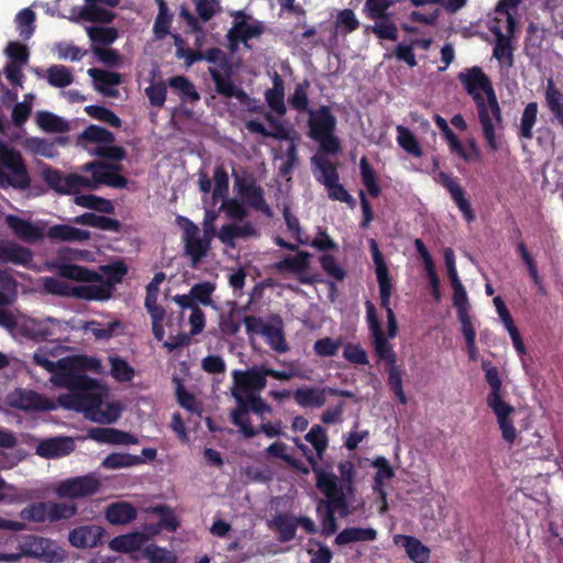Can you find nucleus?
Segmentation results:
<instances>
[{"label": "nucleus", "mask_w": 563, "mask_h": 563, "mask_svg": "<svg viewBox=\"0 0 563 563\" xmlns=\"http://www.w3.org/2000/svg\"><path fill=\"white\" fill-rule=\"evenodd\" d=\"M457 79L476 106L483 136L489 150L492 152L498 151L499 144L496 139L495 123L500 124L503 115L489 77L481 67L473 66L459 73Z\"/></svg>", "instance_id": "obj_1"}, {"label": "nucleus", "mask_w": 563, "mask_h": 563, "mask_svg": "<svg viewBox=\"0 0 563 563\" xmlns=\"http://www.w3.org/2000/svg\"><path fill=\"white\" fill-rule=\"evenodd\" d=\"M57 387L66 388L70 393L60 395L58 401L62 407L82 411L91 420L95 411L101 407L104 391L97 379L85 374L63 373L57 377Z\"/></svg>", "instance_id": "obj_2"}, {"label": "nucleus", "mask_w": 563, "mask_h": 563, "mask_svg": "<svg viewBox=\"0 0 563 563\" xmlns=\"http://www.w3.org/2000/svg\"><path fill=\"white\" fill-rule=\"evenodd\" d=\"M366 319L372 336V343L377 357L385 362V371L388 375L387 384L400 404H407V396L402 387V369L396 364L397 355L393 345L388 342L378 319L376 308L369 300L365 302Z\"/></svg>", "instance_id": "obj_3"}, {"label": "nucleus", "mask_w": 563, "mask_h": 563, "mask_svg": "<svg viewBox=\"0 0 563 563\" xmlns=\"http://www.w3.org/2000/svg\"><path fill=\"white\" fill-rule=\"evenodd\" d=\"M482 368L485 373V380L489 386V393L486 397L487 407L496 417L503 439L508 444H514L517 439V430L512 419L516 409L504 399L506 390L503 386L499 369L487 360L482 362Z\"/></svg>", "instance_id": "obj_4"}, {"label": "nucleus", "mask_w": 563, "mask_h": 563, "mask_svg": "<svg viewBox=\"0 0 563 563\" xmlns=\"http://www.w3.org/2000/svg\"><path fill=\"white\" fill-rule=\"evenodd\" d=\"M307 126L310 139L319 143L320 150L330 155L341 151L339 137L335 135L336 117L329 106H320L309 111Z\"/></svg>", "instance_id": "obj_5"}, {"label": "nucleus", "mask_w": 563, "mask_h": 563, "mask_svg": "<svg viewBox=\"0 0 563 563\" xmlns=\"http://www.w3.org/2000/svg\"><path fill=\"white\" fill-rule=\"evenodd\" d=\"M31 177L21 153L0 141V188L25 190Z\"/></svg>", "instance_id": "obj_6"}, {"label": "nucleus", "mask_w": 563, "mask_h": 563, "mask_svg": "<svg viewBox=\"0 0 563 563\" xmlns=\"http://www.w3.org/2000/svg\"><path fill=\"white\" fill-rule=\"evenodd\" d=\"M273 377L278 380H289L297 376L295 371H277L274 368L265 367L264 365H254L245 371H234V388L233 393H241V395H249L250 393L257 394L266 387V377Z\"/></svg>", "instance_id": "obj_7"}, {"label": "nucleus", "mask_w": 563, "mask_h": 563, "mask_svg": "<svg viewBox=\"0 0 563 563\" xmlns=\"http://www.w3.org/2000/svg\"><path fill=\"white\" fill-rule=\"evenodd\" d=\"M236 400V408L231 412V421L240 428V431L246 439L254 438L258 431L251 424L246 415L253 411L256 415L269 413L272 407L258 395L250 393L246 396L241 393H233Z\"/></svg>", "instance_id": "obj_8"}, {"label": "nucleus", "mask_w": 563, "mask_h": 563, "mask_svg": "<svg viewBox=\"0 0 563 563\" xmlns=\"http://www.w3.org/2000/svg\"><path fill=\"white\" fill-rule=\"evenodd\" d=\"M81 169L90 173L91 178L82 176L85 181L79 184V188L96 190L100 185H107L112 188H124L128 185V179L119 174L122 169L120 164L92 161L86 163Z\"/></svg>", "instance_id": "obj_9"}, {"label": "nucleus", "mask_w": 563, "mask_h": 563, "mask_svg": "<svg viewBox=\"0 0 563 563\" xmlns=\"http://www.w3.org/2000/svg\"><path fill=\"white\" fill-rule=\"evenodd\" d=\"M176 223L183 230L185 255L190 258L191 266L196 267L210 250L211 236L208 235L207 229L203 236H200L199 227L184 216H177Z\"/></svg>", "instance_id": "obj_10"}, {"label": "nucleus", "mask_w": 563, "mask_h": 563, "mask_svg": "<svg viewBox=\"0 0 563 563\" xmlns=\"http://www.w3.org/2000/svg\"><path fill=\"white\" fill-rule=\"evenodd\" d=\"M100 488V482L93 475L70 477L62 481L55 488L59 498L77 499L89 497Z\"/></svg>", "instance_id": "obj_11"}, {"label": "nucleus", "mask_w": 563, "mask_h": 563, "mask_svg": "<svg viewBox=\"0 0 563 563\" xmlns=\"http://www.w3.org/2000/svg\"><path fill=\"white\" fill-rule=\"evenodd\" d=\"M371 253L373 257V262L375 264V273L377 277V283L379 287V299L380 306L385 309L386 314H388L390 308V297L393 292V283L389 277V272L387 264L384 260L382 252L379 251L377 242L372 239L369 241Z\"/></svg>", "instance_id": "obj_12"}, {"label": "nucleus", "mask_w": 563, "mask_h": 563, "mask_svg": "<svg viewBox=\"0 0 563 563\" xmlns=\"http://www.w3.org/2000/svg\"><path fill=\"white\" fill-rule=\"evenodd\" d=\"M42 177L48 188L59 195L77 194L80 189L79 184L85 181L81 175L68 174L65 176L59 169L52 166L44 167Z\"/></svg>", "instance_id": "obj_13"}, {"label": "nucleus", "mask_w": 563, "mask_h": 563, "mask_svg": "<svg viewBox=\"0 0 563 563\" xmlns=\"http://www.w3.org/2000/svg\"><path fill=\"white\" fill-rule=\"evenodd\" d=\"M251 21L252 23H249L250 21H233V25L227 34L232 52L235 51L239 43L249 47V41L258 38L265 32L264 22L254 19Z\"/></svg>", "instance_id": "obj_14"}, {"label": "nucleus", "mask_w": 563, "mask_h": 563, "mask_svg": "<svg viewBox=\"0 0 563 563\" xmlns=\"http://www.w3.org/2000/svg\"><path fill=\"white\" fill-rule=\"evenodd\" d=\"M438 177L439 183L450 192L452 200L461 211L465 221L468 223L473 222L476 218L475 212L470 200L466 198L464 188L445 172H440Z\"/></svg>", "instance_id": "obj_15"}, {"label": "nucleus", "mask_w": 563, "mask_h": 563, "mask_svg": "<svg viewBox=\"0 0 563 563\" xmlns=\"http://www.w3.org/2000/svg\"><path fill=\"white\" fill-rule=\"evenodd\" d=\"M311 255L308 252L299 251L295 256L287 255L275 264V269L299 274V282L303 285H312L317 282L313 276L303 275L310 265Z\"/></svg>", "instance_id": "obj_16"}, {"label": "nucleus", "mask_w": 563, "mask_h": 563, "mask_svg": "<svg viewBox=\"0 0 563 563\" xmlns=\"http://www.w3.org/2000/svg\"><path fill=\"white\" fill-rule=\"evenodd\" d=\"M236 185L240 196L245 199L251 208L261 211L268 218L273 216L271 207L265 201L263 188L256 185L254 179L249 181L238 179Z\"/></svg>", "instance_id": "obj_17"}, {"label": "nucleus", "mask_w": 563, "mask_h": 563, "mask_svg": "<svg viewBox=\"0 0 563 563\" xmlns=\"http://www.w3.org/2000/svg\"><path fill=\"white\" fill-rule=\"evenodd\" d=\"M5 224L12 233L21 241L33 244L42 241L44 238L43 229L35 225L29 220L20 218L15 214L5 217Z\"/></svg>", "instance_id": "obj_18"}, {"label": "nucleus", "mask_w": 563, "mask_h": 563, "mask_svg": "<svg viewBox=\"0 0 563 563\" xmlns=\"http://www.w3.org/2000/svg\"><path fill=\"white\" fill-rule=\"evenodd\" d=\"M32 262L31 249L9 240L0 242V263L30 267Z\"/></svg>", "instance_id": "obj_19"}, {"label": "nucleus", "mask_w": 563, "mask_h": 563, "mask_svg": "<svg viewBox=\"0 0 563 563\" xmlns=\"http://www.w3.org/2000/svg\"><path fill=\"white\" fill-rule=\"evenodd\" d=\"M104 529L100 526H81L69 532L70 544L78 549L96 548L102 543Z\"/></svg>", "instance_id": "obj_20"}, {"label": "nucleus", "mask_w": 563, "mask_h": 563, "mask_svg": "<svg viewBox=\"0 0 563 563\" xmlns=\"http://www.w3.org/2000/svg\"><path fill=\"white\" fill-rule=\"evenodd\" d=\"M311 471L316 474L317 487L329 498V504L343 506L344 495L338 485L336 475L324 472L320 465L314 466Z\"/></svg>", "instance_id": "obj_21"}, {"label": "nucleus", "mask_w": 563, "mask_h": 563, "mask_svg": "<svg viewBox=\"0 0 563 563\" xmlns=\"http://www.w3.org/2000/svg\"><path fill=\"white\" fill-rule=\"evenodd\" d=\"M36 365L53 374V383L57 386V377L63 373H74L77 369L78 358L63 357L57 362L49 361L47 355L40 349L33 355Z\"/></svg>", "instance_id": "obj_22"}, {"label": "nucleus", "mask_w": 563, "mask_h": 563, "mask_svg": "<svg viewBox=\"0 0 563 563\" xmlns=\"http://www.w3.org/2000/svg\"><path fill=\"white\" fill-rule=\"evenodd\" d=\"M372 465L377 470L374 476V485L373 489L378 493L382 499V508L380 512H385L387 510V493L384 489L385 481L391 479L395 476V471L391 467L388 460L384 456H377Z\"/></svg>", "instance_id": "obj_23"}, {"label": "nucleus", "mask_w": 563, "mask_h": 563, "mask_svg": "<svg viewBox=\"0 0 563 563\" xmlns=\"http://www.w3.org/2000/svg\"><path fill=\"white\" fill-rule=\"evenodd\" d=\"M327 387L305 386L292 391V398L302 408H321L327 401Z\"/></svg>", "instance_id": "obj_24"}, {"label": "nucleus", "mask_w": 563, "mask_h": 563, "mask_svg": "<svg viewBox=\"0 0 563 563\" xmlns=\"http://www.w3.org/2000/svg\"><path fill=\"white\" fill-rule=\"evenodd\" d=\"M209 74L214 82L216 91L227 98H236L240 102L250 100V96L242 89L236 87L231 80V76H223L218 69L209 68Z\"/></svg>", "instance_id": "obj_25"}, {"label": "nucleus", "mask_w": 563, "mask_h": 563, "mask_svg": "<svg viewBox=\"0 0 563 563\" xmlns=\"http://www.w3.org/2000/svg\"><path fill=\"white\" fill-rule=\"evenodd\" d=\"M75 449V443L70 438H52L42 441L36 453L46 459H55L69 454Z\"/></svg>", "instance_id": "obj_26"}, {"label": "nucleus", "mask_w": 563, "mask_h": 563, "mask_svg": "<svg viewBox=\"0 0 563 563\" xmlns=\"http://www.w3.org/2000/svg\"><path fill=\"white\" fill-rule=\"evenodd\" d=\"M516 250L528 271L531 282L537 287L538 294L545 296L548 294L547 287L541 275L539 274L537 261L528 250L526 243L523 241H519L516 245Z\"/></svg>", "instance_id": "obj_27"}, {"label": "nucleus", "mask_w": 563, "mask_h": 563, "mask_svg": "<svg viewBox=\"0 0 563 563\" xmlns=\"http://www.w3.org/2000/svg\"><path fill=\"white\" fill-rule=\"evenodd\" d=\"M88 75L96 81V89L104 96L115 97L118 91L113 88L121 84V75L113 71L89 68Z\"/></svg>", "instance_id": "obj_28"}, {"label": "nucleus", "mask_w": 563, "mask_h": 563, "mask_svg": "<svg viewBox=\"0 0 563 563\" xmlns=\"http://www.w3.org/2000/svg\"><path fill=\"white\" fill-rule=\"evenodd\" d=\"M492 32L496 37L493 56L507 67L514 66V47L511 45L510 35L504 34L498 26L492 27Z\"/></svg>", "instance_id": "obj_29"}, {"label": "nucleus", "mask_w": 563, "mask_h": 563, "mask_svg": "<svg viewBox=\"0 0 563 563\" xmlns=\"http://www.w3.org/2000/svg\"><path fill=\"white\" fill-rule=\"evenodd\" d=\"M12 406L24 411H42L49 409L46 398L33 390H19Z\"/></svg>", "instance_id": "obj_30"}, {"label": "nucleus", "mask_w": 563, "mask_h": 563, "mask_svg": "<svg viewBox=\"0 0 563 563\" xmlns=\"http://www.w3.org/2000/svg\"><path fill=\"white\" fill-rule=\"evenodd\" d=\"M269 527L278 533V541L289 542L295 539L298 522L296 517L287 512H280L274 516L269 522Z\"/></svg>", "instance_id": "obj_31"}, {"label": "nucleus", "mask_w": 563, "mask_h": 563, "mask_svg": "<svg viewBox=\"0 0 563 563\" xmlns=\"http://www.w3.org/2000/svg\"><path fill=\"white\" fill-rule=\"evenodd\" d=\"M46 236L60 242H82L90 239V233L68 224H55L48 228Z\"/></svg>", "instance_id": "obj_32"}, {"label": "nucleus", "mask_w": 563, "mask_h": 563, "mask_svg": "<svg viewBox=\"0 0 563 563\" xmlns=\"http://www.w3.org/2000/svg\"><path fill=\"white\" fill-rule=\"evenodd\" d=\"M55 267L58 276L63 278L87 283L101 280L98 273L77 264L62 263L57 264Z\"/></svg>", "instance_id": "obj_33"}, {"label": "nucleus", "mask_w": 563, "mask_h": 563, "mask_svg": "<svg viewBox=\"0 0 563 563\" xmlns=\"http://www.w3.org/2000/svg\"><path fill=\"white\" fill-rule=\"evenodd\" d=\"M76 224L88 225L103 231L120 232L122 224L119 220L99 216L92 212H85L74 219Z\"/></svg>", "instance_id": "obj_34"}, {"label": "nucleus", "mask_w": 563, "mask_h": 563, "mask_svg": "<svg viewBox=\"0 0 563 563\" xmlns=\"http://www.w3.org/2000/svg\"><path fill=\"white\" fill-rule=\"evenodd\" d=\"M111 285H78L71 286L70 297L85 300H107L111 297Z\"/></svg>", "instance_id": "obj_35"}, {"label": "nucleus", "mask_w": 563, "mask_h": 563, "mask_svg": "<svg viewBox=\"0 0 563 563\" xmlns=\"http://www.w3.org/2000/svg\"><path fill=\"white\" fill-rule=\"evenodd\" d=\"M135 508L125 501H117L106 509V519L112 525H124L136 518Z\"/></svg>", "instance_id": "obj_36"}, {"label": "nucleus", "mask_w": 563, "mask_h": 563, "mask_svg": "<svg viewBox=\"0 0 563 563\" xmlns=\"http://www.w3.org/2000/svg\"><path fill=\"white\" fill-rule=\"evenodd\" d=\"M377 538V531L373 528L351 527L343 529L336 537L335 543L344 545L360 541H374Z\"/></svg>", "instance_id": "obj_37"}, {"label": "nucleus", "mask_w": 563, "mask_h": 563, "mask_svg": "<svg viewBox=\"0 0 563 563\" xmlns=\"http://www.w3.org/2000/svg\"><path fill=\"white\" fill-rule=\"evenodd\" d=\"M310 87L309 80L305 79L302 82L297 84L294 92L288 97L289 107L296 112L309 113L312 109L309 107L310 100L308 89Z\"/></svg>", "instance_id": "obj_38"}, {"label": "nucleus", "mask_w": 563, "mask_h": 563, "mask_svg": "<svg viewBox=\"0 0 563 563\" xmlns=\"http://www.w3.org/2000/svg\"><path fill=\"white\" fill-rule=\"evenodd\" d=\"M360 172L362 184L367 189L369 196L377 198L382 194V188L378 184V176L366 156H363L360 161Z\"/></svg>", "instance_id": "obj_39"}, {"label": "nucleus", "mask_w": 563, "mask_h": 563, "mask_svg": "<svg viewBox=\"0 0 563 563\" xmlns=\"http://www.w3.org/2000/svg\"><path fill=\"white\" fill-rule=\"evenodd\" d=\"M142 463H144V460L139 455L113 452L103 459L101 465L107 470H119L123 467L136 466Z\"/></svg>", "instance_id": "obj_40"}, {"label": "nucleus", "mask_w": 563, "mask_h": 563, "mask_svg": "<svg viewBox=\"0 0 563 563\" xmlns=\"http://www.w3.org/2000/svg\"><path fill=\"white\" fill-rule=\"evenodd\" d=\"M168 85L172 89L179 92L181 101H189L194 103L200 100V95L195 85L183 75L170 77Z\"/></svg>", "instance_id": "obj_41"}, {"label": "nucleus", "mask_w": 563, "mask_h": 563, "mask_svg": "<svg viewBox=\"0 0 563 563\" xmlns=\"http://www.w3.org/2000/svg\"><path fill=\"white\" fill-rule=\"evenodd\" d=\"M36 123L45 132L65 133L69 130L67 121L48 111L37 112Z\"/></svg>", "instance_id": "obj_42"}, {"label": "nucleus", "mask_w": 563, "mask_h": 563, "mask_svg": "<svg viewBox=\"0 0 563 563\" xmlns=\"http://www.w3.org/2000/svg\"><path fill=\"white\" fill-rule=\"evenodd\" d=\"M538 103L536 101L529 102L521 114L518 136L525 140L533 137V126L537 123Z\"/></svg>", "instance_id": "obj_43"}, {"label": "nucleus", "mask_w": 563, "mask_h": 563, "mask_svg": "<svg viewBox=\"0 0 563 563\" xmlns=\"http://www.w3.org/2000/svg\"><path fill=\"white\" fill-rule=\"evenodd\" d=\"M396 538L404 539V547L409 559L416 563H427L430 556L429 549L415 537L411 536H397Z\"/></svg>", "instance_id": "obj_44"}, {"label": "nucleus", "mask_w": 563, "mask_h": 563, "mask_svg": "<svg viewBox=\"0 0 563 563\" xmlns=\"http://www.w3.org/2000/svg\"><path fill=\"white\" fill-rule=\"evenodd\" d=\"M49 501H37L27 505L20 511V518L24 521L43 523L49 521Z\"/></svg>", "instance_id": "obj_45"}, {"label": "nucleus", "mask_w": 563, "mask_h": 563, "mask_svg": "<svg viewBox=\"0 0 563 563\" xmlns=\"http://www.w3.org/2000/svg\"><path fill=\"white\" fill-rule=\"evenodd\" d=\"M305 440L313 446L317 457L322 460L329 446L327 430L320 424H313L305 435Z\"/></svg>", "instance_id": "obj_46"}, {"label": "nucleus", "mask_w": 563, "mask_h": 563, "mask_svg": "<svg viewBox=\"0 0 563 563\" xmlns=\"http://www.w3.org/2000/svg\"><path fill=\"white\" fill-rule=\"evenodd\" d=\"M311 162L321 172L322 178H319L318 180L322 183L325 188L339 181L340 175L335 164H333L325 157L318 155H314L311 158Z\"/></svg>", "instance_id": "obj_47"}, {"label": "nucleus", "mask_w": 563, "mask_h": 563, "mask_svg": "<svg viewBox=\"0 0 563 563\" xmlns=\"http://www.w3.org/2000/svg\"><path fill=\"white\" fill-rule=\"evenodd\" d=\"M75 203L77 206L88 208L91 210H96L103 213H113L114 206L113 203L102 197H98L91 194L78 195L75 197Z\"/></svg>", "instance_id": "obj_48"}, {"label": "nucleus", "mask_w": 563, "mask_h": 563, "mask_svg": "<svg viewBox=\"0 0 563 563\" xmlns=\"http://www.w3.org/2000/svg\"><path fill=\"white\" fill-rule=\"evenodd\" d=\"M545 102L558 122L563 125V93L554 86L552 80L548 81Z\"/></svg>", "instance_id": "obj_49"}, {"label": "nucleus", "mask_w": 563, "mask_h": 563, "mask_svg": "<svg viewBox=\"0 0 563 563\" xmlns=\"http://www.w3.org/2000/svg\"><path fill=\"white\" fill-rule=\"evenodd\" d=\"M522 0H498L495 12L506 16V29L510 35L515 34L517 22L515 15Z\"/></svg>", "instance_id": "obj_50"}, {"label": "nucleus", "mask_w": 563, "mask_h": 563, "mask_svg": "<svg viewBox=\"0 0 563 563\" xmlns=\"http://www.w3.org/2000/svg\"><path fill=\"white\" fill-rule=\"evenodd\" d=\"M173 382L176 384V397L178 404L184 409L192 413H200L202 410L201 404L196 399L195 395L185 389L181 379L177 376H174Z\"/></svg>", "instance_id": "obj_51"}, {"label": "nucleus", "mask_w": 563, "mask_h": 563, "mask_svg": "<svg viewBox=\"0 0 563 563\" xmlns=\"http://www.w3.org/2000/svg\"><path fill=\"white\" fill-rule=\"evenodd\" d=\"M46 78L48 84L56 88H65L74 81L71 71L64 65H52L48 67Z\"/></svg>", "instance_id": "obj_52"}, {"label": "nucleus", "mask_w": 563, "mask_h": 563, "mask_svg": "<svg viewBox=\"0 0 563 563\" xmlns=\"http://www.w3.org/2000/svg\"><path fill=\"white\" fill-rule=\"evenodd\" d=\"M266 343L277 353H286L289 351V345L285 339L284 330L282 327L269 324L265 327L264 335Z\"/></svg>", "instance_id": "obj_53"}, {"label": "nucleus", "mask_w": 563, "mask_h": 563, "mask_svg": "<svg viewBox=\"0 0 563 563\" xmlns=\"http://www.w3.org/2000/svg\"><path fill=\"white\" fill-rule=\"evenodd\" d=\"M97 3L98 2H87V5H85L79 13L80 19L88 22L110 23L114 14L107 9L98 7Z\"/></svg>", "instance_id": "obj_54"}, {"label": "nucleus", "mask_w": 563, "mask_h": 563, "mask_svg": "<svg viewBox=\"0 0 563 563\" xmlns=\"http://www.w3.org/2000/svg\"><path fill=\"white\" fill-rule=\"evenodd\" d=\"M80 139L89 143L112 144L115 140L114 134L100 125L91 124L80 134Z\"/></svg>", "instance_id": "obj_55"}, {"label": "nucleus", "mask_w": 563, "mask_h": 563, "mask_svg": "<svg viewBox=\"0 0 563 563\" xmlns=\"http://www.w3.org/2000/svg\"><path fill=\"white\" fill-rule=\"evenodd\" d=\"M87 34L93 46H108L118 38V31L114 27L89 26Z\"/></svg>", "instance_id": "obj_56"}, {"label": "nucleus", "mask_w": 563, "mask_h": 563, "mask_svg": "<svg viewBox=\"0 0 563 563\" xmlns=\"http://www.w3.org/2000/svg\"><path fill=\"white\" fill-rule=\"evenodd\" d=\"M142 539L140 534L130 533L114 537L109 545L113 551L130 553L141 548Z\"/></svg>", "instance_id": "obj_57"}, {"label": "nucleus", "mask_w": 563, "mask_h": 563, "mask_svg": "<svg viewBox=\"0 0 563 563\" xmlns=\"http://www.w3.org/2000/svg\"><path fill=\"white\" fill-rule=\"evenodd\" d=\"M391 0H366L363 12L366 18L371 20H382L391 16V14L388 12V9L391 7Z\"/></svg>", "instance_id": "obj_58"}, {"label": "nucleus", "mask_w": 563, "mask_h": 563, "mask_svg": "<svg viewBox=\"0 0 563 563\" xmlns=\"http://www.w3.org/2000/svg\"><path fill=\"white\" fill-rule=\"evenodd\" d=\"M111 375L120 383H128L134 378V368L121 357H110Z\"/></svg>", "instance_id": "obj_59"}, {"label": "nucleus", "mask_w": 563, "mask_h": 563, "mask_svg": "<svg viewBox=\"0 0 563 563\" xmlns=\"http://www.w3.org/2000/svg\"><path fill=\"white\" fill-rule=\"evenodd\" d=\"M369 29L380 40L396 41L398 38V27L391 16L376 20Z\"/></svg>", "instance_id": "obj_60"}, {"label": "nucleus", "mask_w": 563, "mask_h": 563, "mask_svg": "<svg viewBox=\"0 0 563 563\" xmlns=\"http://www.w3.org/2000/svg\"><path fill=\"white\" fill-rule=\"evenodd\" d=\"M202 60H207L208 63L218 64L221 70L224 71L228 76L232 75V64L229 56L219 47L208 48L206 52H202Z\"/></svg>", "instance_id": "obj_61"}, {"label": "nucleus", "mask_w": 563, "mask_h": 563, "mask_svg": "<svg viewBox=\"0 0 563 563\" xmlns=\"http://www.w3.org/2000/svg\"><path fill=\"white\" fill-rule=\"evenodd\" d=\"M214 187L212 198L214 200L223 199L229 191V175L223 165H217L213 169Z\"/></svg>", "instance_id": "obj_62"}, {"label": "nucleus", "mask_w": 563, "mask_h": 563, "mask_svg": "<svg viewBox=\"0 0 563 563\" xmlns=\"http://www.w3.org/2000/svg\"><path fill=\"white\" fill-rule=\"evenodd\" d=\"M398 131V143L409 154L420 157L422 150L416 136L407 129L401 125L397 128Z\"/></svg>", "instance_id": "obj_63"}, {"label": "nucleus", "mask_w": 563, "mask_h": 563, "mask_svg": "<svg viewBox=\"0 0 563 563\" xmlns=\"http://www.w3.org/2000/svg\"><path fill=\"white\" fill-rule=\"evenodd\" d=\"M319 262L325 274L335 282H342L345 278V269L338 263L333 255L323 254L320 256Z\"/></svg>", "instance_id": "obj_64"}]
</instances>
